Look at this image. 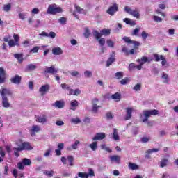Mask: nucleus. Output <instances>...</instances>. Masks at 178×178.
Masks as SVG:
<instances>
[{
	"instance_id": "55",
	"label": "nucleus",
	"mask_w": 178,
	"mask_h": 178,
	"mask_svg": "<svg viewBox=\"0 0 178 178\" xmlns=\"http://www.w3.org/2000/svg\"><path fill=\"white\" fill-rule=\"evenodd\" d=\"M133 90L134 91H140L141 90V83L136 84Z\"/></svg>"
},
{
	"instance_id": "11",
	"label": "nucleus",
	"mask_w": 178,
	"mask_h": 178,
	"mask_svg": "<svg viewBox=\"0 0 178 178\" xmlns=\"http://www.w3.org/2000/svg\"><path fill=\"white\" fill-rule=\"evenodd\" d=\"M98 102H99L98 99H94L92 101V111L95 113H97V112H98V108H99V106H98Z\"/></svg>"
},
{
	"instance_id": "25",
	"label": "nucleus",
	"mask_w": 178,
	"mask_h": 178,
	"mask_svg": "<svg viewBox=\"0 0 178 178\" xmlns=\"http://www.w3.org/2000/svg\"><path fill=\"white\" fill-rule=\"evenodd\" d=\"M113 138L115 141H119L120 140L119 133H118V129L116 128L113 129Z\"/></svg>"
},
{
	"instance_id": "27",
	"label": "nucleus",
	"mask_w": 178,
	"mask_h": 178,
	"mask_svg": "<svg viewBox=\"0 0 178 178\" xmlns=\"http://www.w3.org/2000/svg\"><path fill=\"white\" fill-rule=\"evenodd\" d=\"M161 78L163 79V80H164V83L168 84V83H169V75H168V74L163 72L162 74Z\"/></svg>"
},
{
	"instance_id": "48",
	"label": "nucleus",
	"mask_w": 178,
	"mask_h": 178,
	"mask_svg": "<svg viewBox=\"0 0 178 178\" xmlns=\"http://www.w3.org/2000/svg\"><path fill=\"white\" fill-rule=\"evenodd\" d=\"M124 12H126V13H128V15H131L133 10L128 6H126L124 7Z\"/></svg>"
},
{
	"instance_id": "53",
	"label": "nucleus",
	"mask_w": 178,
	"mask_h": 178,
	"mask_svg": "<svg viewBox=\"0 0 178 178\" xmlns=\"http://www.w3.org/2000/svg\"><path fill=\"white\" fill-rule=\"evenodd\" d=\"M153 56L154 58L155 62H159L161 60V55H159L158 54H154Z\"/></svg>"
},
{
	"instance_id": "49",
	"label": "nucleus",
	"mask_w": 178,
	"mask_h": 178,
	"mask_svg": "<svg viewBox=\"0 0 178 178\" xmlns=\"http://www.w3.org/2000/svg\"><path fill=\"white\" fill-rule=\"evenodd\" d=\"M78 177L80 178H88V175L86 172H79Z\"/></svg>"
},
{
	"instance_id": "40",
	"label": "nucleus",
	"mask_w": 178,
	"mask_h": 178,
	"mask_svg": "<svg viewBox=\"0 0 178 178\" xmlns=\"http://www.w3.org/2000/svg\"><path fill=\"white\" fill-rule=\"evenodd\" d=\"M102 35H109L111 34V29H104L101 31Z\"/></svg>"
},
{
	"instance_id": "42",
	"label": "nucleus",
	"mask_w": 178,
	"mask_h": 178,
	"mask_svg": "<svg viewBox=\"0 0 178 178\" xmlns=\"http://www.w3.org/2000/svg\"><path fill=\"white\" fill-rule=\"evenodd\" d=\"M83 74L85 77L88 79H90V77H92V72L91 71L86 70L83 72Z\"/></svg>"
},
{
	"instance_id": "17",
	"label": "nucleus",
	"mask_w": 178,
	"mask_h": 178,
	"mask_svg": "<svg viewBox=\"0 0 178 178\" xmlns=\"http://www.w3.org/2000/svg\"><path fill=\"white\" fill-rule=\"evenodd\" d=\"M36 122H38V123H42V124H44V123H47V122H48L47 116L45 115H43L40 117H38L36 119Z\"/></svg>"
},
{
	"instance_id": "26",
	"label": "nucleus",
	"mask_w": 178,
	"mask_h": 178,
	"mask_svg": "<svg viewBox=\"0 0 178 178\" xmlns=\"http://www.w3.org/2000/svg\"><path fill=\"white\" fill-rule=\"evenodd\" d=\"M131 15L134 17H136V19H140V13L138 12V9L136 8L135 10H132V13H131Z\"/></svg>"
},
{
	"instance_id": "28",
	"label": "nucleus",
	"mask_w": 178,
	"mask_h": 178,
	"mask_svg": "<svg viewBox=\"0 0 178 178\" xmlns=\"http://www.w3.org/2000/svg\"><path fill=\"white\" fill-rule=\"evenodd\" d=\"M14 58H15V59H17L19 63H22V62H23V54H15Z\"/></svg>"
},
{
	"instance_id": "16",
	"label": "nucleus",
	"mask_w": 178,
	"mask_h": 178,
	"mask_svg": "<svg viewBox=\"0 0 178 178\" xmlns=\"http://www.w3.org/2000/svg\"><path fill=\"white\" fill-rule=\"evenodd\" d=\"M126 117L125 120H130L131 119V114L133 113V108H127L126 109Z\"/></svg>"
},
{
	"instance_id": "41",
	"label": "nucleus",
	"mask_w": 178,
	"mask_h": 178,
	"mask_svg": "<svg viewBox=\"0 0 178 178\" xmlns=\"http://www.w3.org/2000/svg\"><path fill=\"white\" fill-rule=\"evenodd\" d=\"M11 8H12V5L10 3H8V4L4 5L3 8V10H4V12H9V10H10Z\"/></svg>"
},
{
	"instance_id": "6",
	"label": "nucleus",
	"mask_w": 178,
	"mask_h": 178,
	"mask_svg": "<svg viewBox=\"0 0 178 178\" xmlns=\"http://www.w3.org/2000/svg\"><path fill=\"white\" fill-rule=\"evenodd\" d=\"M50 88L51 86L49 84L43 85L40 88L39 92H40L42 97H44V95H46L48 91H49Z\"/></svg>"
},
{
	"instance_id": "58",
	"label": "nucleus",
	"mask_w": 178,
	"mask_h": 178,
	"mask_svg": "<svg viewBox=\"0 0 178 178\" xmlns=\"http://www.w3.org/2000/svg\"><path fill=\"white\" fill-rule=\"evenodd\" d=\"M151 140V138L150 137H143L141 138V141L142 143H149Z\"/></svg>"
},
{
	"instance_id": "32",
	"label": "nucleus",
	"mask_w": 178,
	"mask_h": 178,
	"mask_svg": "<svg viewBox=\"0 0 178 178\" xmlns=\"http://www.w3.org/2000/svg\"><path fill=\"white\" fill-rule=\"evenodd\" d=\"M129 82H130V79L129 77H125L120 81L122 86H126V84H127Z\"/></svg>"
},
{
	"instance_id": "46",
	"label": "nucleus",
	"mask_w": 178,
	"mask_h": 178,
	"mask_svg": "<svg viewBox=\"0 0 178 178\" xmlns=\"http://www.w3.org/2000/svg\"><path fill=\"white\" fill-rule=\"evenodd\" d=\"M106 118L107 120H112V119H113L114 116H113V114H112V113L108 112L106 113Z\"/></svg>"
},
{
	"instance_id": "3",
	"label": "nucleus",
	"mask_w": 178,
	"mask_h": 178,
	"mask_svg": "<svg viewBox=\"0 0 178 178\" xmlns=\"http://www.w3.org/2000/svg\"><path fill=\"white\" fill-rule=\"evenodd\" d=\"M118 10H119V6L115 3L108 8L106 13L110 15V16H115V13H116Z\"/></svg>"
},
{
	"instance_id": "29",
	"label": "nucleus",
	"mask_w": 178,
	"mask_h": 178,
	"mask_svg": "<svg viewBox=\"0 0 178 178\" xmlns=\"http://www.w3.org/2000/svg\"><path fill=\"white\" fill-rule=\"evenodd\" d=\"M92 34H93L95 38H96V40H99V38H101V37L102 36L101 31L99 33V32H98V31H95V30L93 31Z\"/></svg>"
},
{
	"instance_id": "19",
	"label": "nucleus",
	"mask_w": 178,
	"mask_h": 178,
	"mask_svg": "<svg viewBox=\"0 0 178 178\" xmlns=\"http://www.w3.org/2000/svg\"><path fill=\"white\" fill-rule=\"evenodd\" d=\"M5 70L3 67H0V84L5 83Z\"/></svg>"
},
{
	"instance_id": "38",
	"label": "nucleus",
	"mask_w": 178,
	"mask_h": 178,
	"mask_svg": "<svg viewBox=\"0 0 178 178\" xmlns=\"http://www.w3.org/2000/svg\"><path fill=\"white\" fill-rule=\"evenodd\" d=\"M129 169H131V170H136V169H138V165L133 163H129Z\"/></svg>"
},
{
	"instance_id": "44",
	"label": "nucleus",
	"mask_w": 178,
	"mask_h": 178,
	"mask_svg": "<svg viewBox=\"0 0 178 178\" xmlns=\"http://www.w3.org/2000/svg\"><path fill=\"white\" fill-rule=\"evenodd\" d=\"M84 37H86V38H88V37H90V35H91V33H90V29L88 28H85V32L83 33Z\"/></svg>"
},
{
	"instance_id": "59",
	"label": "nucleus",
	"mask_w": 178,
	"mask_h": 178,
	"mask_svg": "<svg viewBox=\"0 0 178 178\" xmlns=\"http://www.w3.org/2000/svg\"><path fill=\"white\" fill-rule=\"evenodd\" d=\"M88 175V178L90 177H94L95 176V174L94 173V170L92 169H89L88 170V173H87Z\"/></svg>"
},
{
	"instance_id": "7",
	"label": "nucleus",
	"mask_w": 178,
	"mask_h": 178,
	"mask_svg": "<svg viewBox=\"0 0 178 178\" xmlns=\"http://www.w3.org/2000/svg\"><path fill=\"white\" fill-rule=\"evenodd\" d=\"M47 73L50 74H56V73H58V70L55 69L54 65H51V67H46L45 70L43 72L44 74H47Z\"/></svg>"
},
{
	"instance_id": "30",
	"label": "nucleus",
	"mask_w": 178,
	"mask_h": 178,
	"mask_svg": "<svg viewBox=\"0 0 178 178\" xmlns=\"http://www.w3.org/2000/svg\"><path fill=\"white\" fill-rule=\"evenodd\" d=\"M22 163L24 165V166H30V165H31V160L27 158H24L22 160Z\"/></svg>"
},
{
	"instance_id": "18",
	"label": "nucleus",
	"mask_w": 178,
	"mask_h": 178,
	"mask_svg": "<svg viewBox=\"0 0 178 178\" xmlns=\"http://www.w3.org/2000/svg\"><path fill=\"white\" fill-rule=\"evenodd\" d=\"M54 106L58 109H62V108L65 107V102L63 101L57 100L54 103Z\"/></svg>"
},
{
	"instance_id": "12",
	"label": "nucleus",
	"mask_w": 178,
	"mask_h": 178,
	"mask_svg": "<svg viewBox=\"0 0 178 178\" xmlns=\"http://www.w3.org/2000/svg\"><path fill=\"white\" fill-rule=\"evenodd\" d=\"M10 81L11 83H13V84H20V83H22V76H19V75H15L14 77L10 79Z\"/></svg>"
},
{
	"instance_id": "23",
	"label": "nucleus",
	"mask_w": 178,
	"mask_h": 178,
	"mask_svg": "<svg viewBox=\"0 0 178 178\" xmlns=\"http://www.w3.org/2000/svg\"><path fill=\"white\" fill-rule=\"evenodd\" d=\"M111 162H115V163H120V157L118 155L110 156Z\"/></svg>"
},
{
	"instance_id": "47",
	"label": "nucleus",
	"mask_w": 178,
	"mask_h": 178,
	"mask_svg": "<svg viewBox=\"0 0 178 178\" xmlns=\"http://www.w3.org/2000/svg\"><path fill=\"white\" fill-rule=\"evenodd\" d=\"M66 22H67V19L64 17L58 19V22H60V24H63V26H64V24H66Z\"/></svg>"
},
{
	"instance_id": "62",
	"label": "nucleus",
	"mask_w": 178,
	"mask_h": 178,
	"mask_svg": "<svg viewBox=\"0 0 178 178\" xmlns=\"http://www.w3.org/2000/svg\"><path fill=\"white\" fill-rule=\"evenodd\" d=\"M40 50V47L36 46L35 47H33L30 52H33V54H36V52H38V51Z\"/></svg>"
},
{
	"instance_id": "35",
	"label": "nucleus",
	"mask_w": 178,
	"mask_h": 178,
	"mask_svg": "<svg viewBox=\"0 0 178 178\" xmlns=\"http://www.w3.org/2000/svg\"><path fill=\"white\" fill-rule=\"evenodd\" d=\"M102 149H104V151H106L107 152H112V149L109 148V147L106 146L105 144H102L100 145Z\"/></svg>"
},
{
	"instance_id": "10",
	"label": "nucleus",
	"mask_w": 178,
	"mask_h": 178,
	"mask_svg": "<svg viewBox=\"0 0 178 178\" xmlns=\"http://www.w3.org/2000/svg\"><path fill=\"white\" fill-rule=\"evenodd\" d=\"M137 62L143 65L147 63H151V62H152V58H148V57L143 56L140 59H138Z\"/></svg>"
},
{
	"instance_id": "63",
	"label": "nucleus",
	"mask_w": 178,
	"mask_h": 178,
	"mask_svg": "<svg viewBox=\"0 0 178 178\" xmlns=\"http://www.w3.org/2000/svg\"><path fill=\"white\" fill-rule=\"evenodd\" d=\"M71 122L72 123H74L75 124H77L80 123L81 121L79 120V118H72L71 120Z\"/></svg>"
},
{
	"instance_id": "61",
	"label": "nucleus",
	"mask_w": 178,
	"mask_h": 178,
	"mask_svg": "<svg viewBox=\"0 0 178 178\" xmlns=\"http://www.w3.org/2000/svg\"><path fill=\"white\" fill-rule=\"evenodd\" d=\"M71 106L72 108L79 106V102H77V100H74V101L71 102Z\"/></svg>"
},
{
	"instance_id": "60",
	"label": "nucleus",
	"mask_w": 178,
	"mask_h": 178,
	"mask_svg": "<svg viewBox=\"0 0 178 178\" xmlns=\"http://www.w3.org/2000/svg\"><path fill=\"white\" fill-rule=\"evenodd\" d=\"M99 41V44L102 46V47H104L105 45V38H99L98 40Z\"/></svg>"
},
{
	"instance_id": "43",
	"label": "nucleus",
	"mask_w": 178,
	"mask_h": 178,
	"mask_svg": "<svg viewBox=\"0 0 178 178\" xmlns=\"http://www.w3.org/2000/svg\"><path fill=\"white\" fill-rule=\"evenodd\" d=\"M115 79L117 80H120V79H123V72H118L115 73Z\"/></svg>"
},
{
	"instance_id": "21",
	"label": "nucleus",
	"mask_w": 178,
	"mask_h": 178,
	"mask_svg": "<svg viewBox=\"0 0 178 178\" xmlns=\"http://www.w3.org/2000/svg\"><path fill=\"white\" fill-rule=\"evenodd\" d=\"M168 163H169V159L166 158L162 159L159 163L160 168H165V166H168Z\"/></svg>"
},
{
	"instance_id": "14",
	"label": "nucleus",
	"mask_w": 178,
	"mask_h": 178,
	"mask_svg": "<svg viewBox=\"0 0 178 178\" xmlns=\"http://www.w3.org/2000/svg\"><path fill=\"white\" fill-rule=\"evenodd\" d=\"M0 94L1 97H8L7 95H12V91L9 89L3 88L0 90Z\"/></svg>"
},
{
	"instance_id": "33",
	"label": "nucleus",
	"mask_w": 178,
	"mask_h": 178,
	"mask_svg": "<svg viewBox=\"0 0 178 178\" xmlns=\"http://www.w3.org/2000/svg\"><path fill=\"white\" fill-rule=\"evenodd\" d=\"M20 148V147L19 146L18 147H13V149L14 151V154L17 158H19V156H20V154H19V152H22V150H19V149Z\"/></svg>"
},
{
	"instance_id": "8",
	"label": "nucleus",
	"mask_w": 178,
	"mask_h": 178,
	"mask_svg": "<svg viewBox=\"0 0 178 178\" xmlns=\"http://www.w3.org/2000/svg\"><path fill=\"white\" fill-rule=\"evenodd\" d=\"M115 51L112 52V54H111L109 58L107 60L106 62V67H109V66H111V65H112L113 63V62H115Z\"/></svg>"
},
{
	"instance_id": "22",
	"label": "nucleus",
	"mask_w": 178,
	"mask_h": 178,
	"mask_svg": "<svg viewBox=\"0 0 178 178\" xmlns=\"http://www.w3.org/2000/svg\"><path fill=\"white\" fill-rule=\"evenodd\" d=\"M111 98L112 99H114V101L118 102V101H120V99H122V95H120V93L119 92H116L111 95Z\"/></svg>"
},
{
	"instance_id": "2",
	"label": "nucleus",
	"mask_w": 178,
	"mask_h": 178,
	"mask_svg": "<svg viewBox=\"0 0 178 178\" xmlns=\"http://www.w3.org/2000/svg\"><path fill=\"white\" fill-rule=\"evenodd\" d=\"M47 13L49 15H56V13H62V8L58 7L56 4H51L48 7Z\"/></svg>"
},
{
	"instance_id": "64",
	"label": "nucleus",
	"mask_w": 178,
	"mask_h": 178,
	"mask_svg": "<svg viewBox=\"0 0 178 178\" xmlns=\"http://www.w3.org/2000/svg\"><path fill=\"white\" fill-rule=\"evenodd\" d=\"M140 32V28H136L133 32L132 35H138V33Z\"/></svg>"
},
{
	"instance_id": "54",
	"label": "nucleus",
	"mask_w": 178,
	"mask_h": 178,
	"mask_svg": "<svg viewBox=\"0 0 178 178\" xmlns=\"http://www.w3.org/2000/svg\"><path fill=\"white\" fill-rule=\"evenodd\" d=\"M158 151H159V149H149L146 151V154H152L154 152H158Z\"/></svg>"
},
{
	"instance_id": "39",
	"label": "nucleus",
	"mask_w": 178,
	"mask_h": 178,
	"mask_svg": "<svg viewBox=\"0 0 178 178\" xmlns=\"http://www.w3.org/2000/svg\"><path fill=\"white\" fill-rule=\"evenodd\" d=\"M106 44L109 48H114L115 47V42L111 39L106 40Z\"/></svg>"
},
{
	"instance_id": "34",
	"label": "nucleus",
	"mask_w": 178,
	"mask_h": 178,
	"mask_svg": "<svg viewBox=\"0 0 178 178\" xmlns=\"http://www.w3.org/2000/svg\"><path fill=\"white\" fill-rule=\"evenodd\" d=\"M37 69V65L34 64H29L26 66V70L31 71V70H35Z\"/></svg>"
},
{
	"instance_id": "36",
	"label": "nucleus",
	"mask_w": 178,
	"mask_h": 178,
	"mask_svg": "<svg viewBox=\"0 0 178 178\" xmlns=\"http://www.w3.org/2000/svg\"><path fill=\"white\" fill-rule=\"evenodd\" d=\"M43 173L44 175H45L46 176H48L49 177H52L55 172L54 170H50V171L44 170Z\"/></svg>"
},
{
	"instance_id": "52",
	"label": "nucleus",
	"mask_w": 178,
	"mask_h": 178,
	"mask_svg": "<svg viewBox=\"0 0 178 178\" xmlns=\"http://www.w3.org/2000/svg\"><path fill=\"white\" fill-rule=\"evenodd\" d=\"M67 159L70 163V166H73V161H74V158H73V156H68Z\"/></svg>"
},
{
	"instance_id": "13",
	"label": "nucleus",
	"mask_w": 178,
	"mask_h": 178,
	"mask_svg": "<svg viewBox=\"0 0 178 178\" xmlns=\"http://www.w3.org/2000/svg\"><path fill=\"white\" fill-rule=\"evenodd\" d=\"M2 106L3 108H9L10 106V103H9V99L7 96L2 97Z\"/></svg>"
},
{
	"instance_id": "20",
	"label": "nucleus",
	"mask_w": 178,
	"mask_h": 178,
	"mask_svg": "<svg viewBox=\"0 0 178 178\" xmlns=\"http://www.w3.org/2000/svg\"><path fill=\"white\" fill-rule=\"evenodd\" d=\"M52 54L54 55H62L63 54V51L60 47H54L52 49Z\"/></svg>"
},
{
	"instance_id": "9",
	"label": "nucleus",
	"mask_w": 178,
	"mask_h": 178,
	"mask_svg": "<svg viewBox=\"0 0 178 178\" xmlns=\"http://www.w3.org/2000/svg\"><path fill=\"white\" fill-rule=\"evenodd\" d=\"M39 35H41L42 37H49L50 38H55L56 37V33L54 31H51L49 33L43 31L40 33Z\"/></svg>"
},
{
	"instance_id": "15",
	"label": "nucleus",
	"mask_w": 178,
	"mask_h": 178,
	"mask_svg": "<svg viewBox=\"0 0 178 178\" xmlns=\"http://www.w3.org/2000/svg\"><path fill=\"white\" fill-rule=\"evenodd\" d=\"M105 136H105L104 133H98L92 138V140L95 141V140H98L99 141H101V140H104V138H105Z\"/></svg>"
},
{
	"instance_id": "50",
	"label": "nucleus",
	"mask_w": 178,
	"mask_h": 178,
	"mask_svg": "<svg viewBox=\"0 0 178 178\" xmlns=\"http://www.w3.org/2000/svg\"><path fill=\"white\" fill-rule=\"evenodd\" d=\"M74 8L76 9V12H77V13H83V8H81V7L79 6L78 5L75 4L74 5Z\"/></svg>"
},
{
	"instance_id": "24",
	"label": "nucleus",
	"mask_w": 178,
	"mask_h": 178,
	"mask_svg": "<svg viewBox=\"0 0 178 178\" xmlns=\"http://www.w3.org/2000/svg\"><path fill=\"white\" fill-rule=\"evenodd\" d=\"M123 22H124L126 24H129V26H136V21L132 20L130 18H124Z\"/></svg>"
},
{
	"instance_id": "56",
	"label": "nucleus",
	"mask_w": 178,
	"mask_h": 178,
	"mask_svg": "<svg viewBox=\"0 0 178 178\" xmlns=\"http://www.w3.org/2000/svg\"><path fill=\"white\" fill-rule=\"evenodd\" d=\"M71 76H72V77H77V76H81L80 74V72H79V71H74L70 72Z\"/></svg>"
},
{
	"instance_id": "1",
	"label": "nucleus",
	"mask_w": 178,
	"mask_h": 178,
	"mask_svg": "<svg viewBox=\"0 0 178 178\" xmlns=\"http://www.w3.org/2000/svg\"><path fill=\"white\" fill-rule=\"evenodd\" d=\"M158 115V110H147L143 111V115L145 118L143 120V123H147V126L149 127L153 126V124L151 121H148V118L150 116H155Z\"/></svg>"
},
{
	"instance_id": "51",
	"label": "nucleus",
	"mask_w": 178,
	"mask_h": 178,
	"mask_svg": "<svg viewBox=\"0 0 178 178\" xmlns=\"http://www.w3.org/2000/svg\"><path fill=\"white\" fill-rule=\"evenodd\" d=\"M8 45L9 47H15V45H19V43H16V42H15L14 40H10L8 42Z\"/></svg>"
},
{
	"instance_id": "37",
	"label": "nucleus",
	"mask_w": 178,
	"mask_h": 178,
	"mask_svg": "<svg viewBox=\"0 0 178 178\" xmlns=\"http://www.w3.org/2000/svg\"><path fill=\"white\" fill-rule=\"evenodd\" d=\"M79 145H80V142L79 141V140H75L74 144L71 145L72 149H77Z\"/></svg>"
},
{
	"instance_id": "57",
	"label": "nucleus",
	"mask_w": 178,
	"mask_h": 178,
	"mask_svg": "<svg viewBox=\"0 0 178 178\" xmlns=\"http://www.w3.org/2000/svg\"><path fill=\"white\" fill-rule=\"evenodd\" d=\"M123 40H124V41L126 42L127 44H132V42H133V40H131L130 39V38H129V37L124 36V37L123 38Z\"/></svg>"
},
{
	"instance_id": "4",
	"label": "nucleus",
	"mask_w": 178,
	"mask_h": 178,
	"mask_svg": "<svg viewBox=\"0 0 178 178\" xmlns=\"http://www.w3.org/2000/svg\"><path fill=\"white\" fill-rule=\"evenodd\" d=\"M41 130V127L38 125H33L29 129V133L31 137H35V134L39 133Z\"/></svg>"
},
{
	"instance_id": "5",
	"label": "nucleus",
	"mask_w": 178,
	"mask_h": 178,
	"mask_svg": "<svg viewBox=\"0 0 178 178\" xmlns=\"http://www.w3.org/2000/svg\"><path fill=\"white\" fill-rule=\"evenodd\" d=\"M18 149L19 151H31L33 149V147L30 145V143L29 142H24L22 143L21 146H19V148Z\"/></svg>"
},
{
	"instance_id": "45",
	"label": "nucleus",
	"mask_w": 178,
	"mask_h": 178,
	"mask_svg": "<svg viewBox=\"0 0 178 178\" xmlns=\"http://www.w3.org/2000/svg\"><path fill=\"white\" fill-rule=\"evenodd\" d=\"M161 66H165L168 61H166V57L163 56V55H161Z\"/></svg>"
},
{
	"instance_id": "31",
	"label": "nucleus",
	"mask_w": 178,
	"mask_h": 178,
	"mask_svg": "<svg viewBox=\"0 0 178 178\" xmlns=\"http://www.w3.org/2000/svg\"><path fill=\"white\" fill-rule=\"evenodd\" d=\"M89 147L92 149V151H97V149L98 148L97 142H93L90 144Z\"/></svg>"
}]
</instances>
